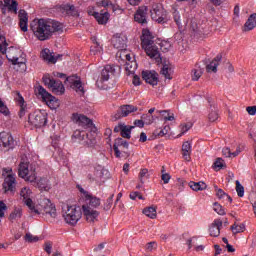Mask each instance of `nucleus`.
<instances>
[{"label":"nucleus","instance_id":"nucleus-1","mask_svg":"<svg viewBox=\"0 0 256 256\" xmlns=\"http://www.w3.org/2000/svg\"><path fill=\"white\" fill-rule=\"evenodd\" d=\"M30 29L36 36L38 41H48L53 37V33L63 31V24L59 21L41 18L32 21Z\"/></svg>","mask_w":256,"mask_h":256},{"label":"nucleus","instance_id":"nucleus-2","mask_svg":"<svg viewBox=\"0 0 256 256\" xmlns=\"http://www.w3.org/2000/svg\"><path fill=\"white\" fill-rule=\"evenodd\" d=\"M18 175L22 179H25L29 183H34L36 187L40 191H49L51 189V184L49 183V179L40 178L37 181V173L35 172V168L33 164L29 165V163L22 162L19 165ZM37 181V182H36Z\"/></svg>","mask_w":256,"mask_h":256},{"label":"nucleus","instance_id":"nucleus-3","mask_svg":"<svg viewBox=\"0 0 256 256\" xmlns=\"http://www.w3.org/2000/svg\"><path fill=\"white\" fill-rule=\"evenodd\" d=\"M142 49L145 50L146 54L150 59H161V53L159 52V47L155 45V42H153V35H151V32L149 30H143L142 36Z\"/></svg>","mask_w":256,"mask_h":256},{"label":"nucleus","instance_id":"nucleus-4","mask_svg":"<svg viewBox=\"0 0 256 256\" xmlns=\"http://www.w3.org/2000/svg\"><path fill=\"white\" fill-rule=\"evenodd\" d=\"M62 216L64 218L65 223L71 225L72 227L77 225L83 217V212L81 211V207L79 206H69L62 208Z\"/></svg>","mask_w":256,"mask_h":256},{"label":"nucleus","instance_id":"nucleus-5","mask_svg":"<svg viewBox=\"0 0 256 256\" xmlns=\"http://www.w3.org/2000/svg\"><path fill=\"white\" fill-rule=\"evenodd\" d=\"M32 215H42L48 223H53L57 218V208L51 201L47 200V203H45L39 213H32Z\"/></svg>","mask_w":256,"mask_h":256},{"label":"nucleus","instance_id":"nucleus-6","mask_svg":"<svg viewBox=\"0 0 256 256\" xmlns=\"http://www.w3.org/2000/svg\"><path fill=\"white\" fill-rule=\"evenodd\" d=\"M72 121L79 125V127H83V129H90L93 133L97 131V127L93 124V120L87 118V116L83 114L74 113L72 115Z\"/></svg>","mask_w":256,"mask_h":256},{"label":"nucleus","instance_id":"nucleus-7","mask_svg":"<svg viewBox=\"0 0 256 256\" xmlns=\"http://www.w3.org/2000/svg\"><path fill=\"white\" fill-rule=\"evenodd\" d=\"M28 123L34 127H45V125H47V113L39 110L29 114Z\"/></svg>","mask_w":256,"mask_h":256},{"label":"nucleus","instance_id":"nucleus-8","mask_svg":"<svg viewBox=\"0 0 256 256\" xmlns=\"http://www.w3.org/2000/svg\"><path fill=\"white\" fill-rule=\"evenodd\" d=\"M32 193L31 188L23 187L20 191V197L22 198L23 203L28 206L30 213H39V209L35 207V204H33V200L31 199Z\"/></svg>","mask_w":256,"mask_h":256},{"label":"nucleus","instance_id":"nucleus-9","mask_svg":"<svg viewBox=\"0 0 256 256\" xmlns=\"http://www.w3.org/2000/svg\"><path fill=\"white\" fill-rule=\"evenodd\" d=\"M35 93L36 95H38V97H41V99L47 104L48 107H53V109H55V103H57L55 96L47 92V90L43 88V86L39 85L38 87H36Z\"/></svg>","mask_w":256,"mask_h":256},{"label":"nucleus","instance_id":"nucleus-10","mask_svg":"<svg viewBox=\"0 0 256 256\" xmlns=\"http://www.w3.org/2000/svg\"><path fill=\"white\" fill-rule=\"evenodd\" d=\"M139 111L137 106H133L131 104L122 105L118 108L116 113L113 115L114 121H118V119H123V117H128L131 113H135Z\"/></svg>","mask_w":256,"mask_h":256},{"label":"nucleus","instance_id":"nucleus-11","mask_svg":"<svg viewBox=\"0 0 256 256\" xmlns=\"http://www.w3.org/2000/svg\"><path fill=\"white\" fill-rule=\"evenodd\" d=\"M15 147V139L9 132L0 133V149H13Z\"/></svg>","mask_w":256,"mask_h":256},{"label":"nucleus","instance_id":"nucleus-12","mask_svg":"<svg viewBox=\"0 0 256 256\" xmlns=\"http://www.w3.org/2000/svg\"><path fill=\"white\" fill-rule=\"evenodd\" d=\"M142 79L152 87H155L159 83V74L155 70H144L142 71Z\"/></svg>","mask_w":256,"mask_h":256},{"label":"nucleus","instance_id":"nucleus-13","mask_svg":"<svg viewBox=\"0 0 256 256\" xmlns=\"http://www.w3.org/2000/svg\"><path fill=\"white\" fill-rule=\"evenodd\" d=\"M151 17L156 23H165L167 21V12L161 6L154 7L151 11Z\"/></svg>","mask_w":256,"mask_h":256},{"label":"nucleus","instance_id":"nucleus-14","mask_svg":"<svg viewBox=\"0 0 256 256\" xmlns=\"http://www.w3.org/2000/svg\"><path fill=\"white\" fill-rule=\"evenodd\" d=\"M135 129V126H129L125 123H119L114 127V133H120L123 139H131V131Z\"/></svg>","mask_w":256,"mask_h":256},{"label":"nucleus","instance_id":"nucleus-15","mask_svg":"<svg viewBox=\"0 0 256 256\" xmlns=\"http://www.w3.org/2000/svg\"><path fill=\"white\" fill-rule=\"evenodd\" d=\"M5 193H14L17 189V180L15 176L9 174L2 184Z\"/></svg>","mask_w":256,"mask_h":256},{"label":"nucleus","instance_id":"nucleus-16","mask_svg":"<svg viewBox=\"0 0 256 256\" xmlns=\"http://www.w3.org/2000/svg\"><path fill=\"white\" fill-rule=\"evenodd\" d=\"M84 217L88 223H95L99 219V211L90 206H82Z\"/></svg>","mask_w":256,"mask_h":256},{"label":"nucleus","instance_id":"nucleus-17","mask_svg":"<svg viewBox=\"0 0 256 256\" xmlns=\"http://www.w3.org/2000/svg\"><path fill=\"white\" fill-rule=\"evenodd\" d=\"M113 75H115V66L106 65L104 69H102L100 79L96 81V85H99V83H104V81H107L113 77Z\"/></svg>","mask_w":256,"mask_h":256},{"label":"nucleus","instance_id":"nucleus-18","mask_svg":"<svg viewBox=\"0 0 256 256\" xmlns=\"http://www.w3.org/2000/svg\"><path fill=\"white\" fill-rule=\"evenodd\" d=\"M149 9L147 6H140L134 15V19L137 23L145 25L147 23V13Z\"/></svg>","mask_w":256,"mask_h":256},{"label":"nucleus","instance_id":"nucleus-19","mask_svg":"<svg viewBox=\"0 0 256 256\" xmlns=\"http://www.w3.org/2000/svg\"><path fill=\"white\" fill-rule=\"evenodd\" d=\"M115 157L121 159V150L120 149H129V142L123 138H117L113 145Z\"/></svg>","mask_w":256,"mask_h":256},{"label":"nucleus","instance_id":"nucleus-20","mask_svg":"<svg viewBox=\"0 0 256 256\" xmlns=\"http://www.w3.org/2000/svg\"><path fill=\"white\" fill-rule=\"evenodd\" d=\"M88 15H92L97 21L99 25H107V22L109 21V12L107 11H101V12H93L89 11Z\"/></svg>","mask_w":256,"mask_h":256},{"label":"nucleus","instance_id":"nucleus-21","mask_svg":"<svg viewBox=\"0 0 256 256\" xmlns=\"http://www.w3.org/2000/svg\"><path fill=\"white\" fill-rule=\"evenodd\" d=\"M221 227H223V221L220 219L214 220L211 227L209 228L210 236L219 237V235H221Z\"/></svg>","mask_w":256,"mask_h":256},{"label":"nucleus","instance_id":"nucleus-22","mask_svg":"<svg viewBox=\"0 0 256 256\" xmlns=\"http://www.w3.org/2000/svg\"><path fill=\"white\" fill-rule=\"evenodd\" d=\"M19 17V25L21 31L24 33L28 31V23H29V17L27 16V12L25 10H20L18 13Z\"/></svg>","mask_w":256,"mask_h":256},{"label":"nucleus","instance_id":"nucleus-23","mask_svg":"<svg viewBox=\"0 0 256 256\" xmlns=\"http://www.w3.org/2000/svg\"><path fill=\"white\" fill-rule=\"evenodd\" d=\"M8 61H11L12 65H25L27 63V58H25V54L21 53L20 57L12 56L11 50L8 51V54L6 55Z\"/></svg>","mask_w":256,"mask_h":256},{"label":"nucleus","instance_id":"nucleus-24","mask_svg":"<svg viewBox=\"0 0 256 256\" xmlns=\"http://www.w3.org/2000/svg\"><path fill=\"white\" fill-rule=\"evenodd\" d=\"M41 55H42V59H44V61H47L49 63H57V61H59V59L63 57V55L61 54H58L57 56L53 55L49 49H44L41 52Z\"/></svg>","mask_w":256,"mask_h":256},{"label":"nucleus","instance_id":"nucleus-25","mask_svg":"<svg viewBox=\"0 0 256 256\" xmlns=\"http://www.w3.org/2000/svg\"><path fill=\"white\" fill-rule=\"evenodd\" d=\"M101 205V199L96 196H91L89 194L86 195V204L82 207H90L91 209H97Z\"/></svg>","mask_w":256,"mask_h":256},{"label":"nucleus","instance_id":"nucleus-26","mask_svg":"<svg viewBox=\"0 0 256 256\" xmlns=\"http://www.w3.org/2000/svg\"><path fill=\"white\" fill-rule=\"evenodd\" d=\"M223 59V56L221 54H218L211 62L206 66V71L208 73H217V67H219V63H221V60Z\"/></svg>","mask_w":256,"mask_h":256},{"label":"nucleus","instance_id":"nucleus-27","mask_svg":"<svg viewBox=\"0 0 256 256\" xmlns=\"http://www.w3.org/2000/svg\"><path fill=\"white\" fill-rule=\"evenodd\" d=\"M50 89H52L53 93L56 95H63L65 93V86L61 80H55L50 85Z\"/></svg>","mask_w":256,"mask_h":256},{"label":"nucleus","instance_id":"nucleus-28","mask_svg":"<svg viewBox=\"0 0 256 256\" xmlns=\"http://www.w3.org/2000/svg\"><path fill=\"white\" fill-rule=\"evenodd\" d=\"M112 43L115 49L123 51V49L127 47V38L122 36H116L113 38Z\"/></svg>","mask_w":256,"mask_h":256},{"label":"nucleus","instance_id":"nucleus-29","mask_svg":"<svg viewBox=\"0 0 256 256\" xmlns=\"http://www.w3.org/2000/svg\"><path fill=\"white\" fill-rule=\"evenodd\" d=\"M60 11L63 13V15H69L70 17H76L77 15V9L75 8V5L71 4H64L60 6Z\"/></svg>","mask_w":256,"mask_h":256},{"label":"nucleus","instance_id":"nucleus-30","mask_svg":"<svg viewBox=\"0 0 256 256\" xmlns=\"http://www.w3.org/2000/svg\"><path fill=\"white\" fill-rule=\"evenodd\" d=\"M77 76H69L66 78V81L69 83H72V89H75L77 92L84 93L83 91V84L80 82V80H76Z\"/></svg>","mask_w":256,"mask_h":256},{"label":"nucleus","instance_id":"nucleus-31","mask_svg":"<svg viewBox=\"0 0 256 256\" xmlns=\"http://www.w3.org/2000/svg\"><path fill=\"white\" fill-rule=\"evenodd\" d=\"M219 119V109L217 108V105L210 103V109L208 114V121L210 123H215Z\"/></svg>","mask_w":256,"mask_h":256},{"label":"nucleus","instance_id":"nucleus-32","mask_svg":"<svg viewBox=\"0 0 256 256\" xmlns=\"http://www.w3.org/2000/svg\"><path fill=\"white\" fill-rule=\"evenodd\" d=\"M256 28V13L249 16L248 20L244 24V31H253Z\"/></svg>","mask_w":256,"mask_h":256},{"label":"nucleus","instance_id":"nucleus-33","mask_svg":"<svg viewBox=\"0 0 256 256\" xmlns=\"http://www.w3.org/2000/svg\"><path fill=\"white\" fill-rule=\"evenodd\" d=\"M10 13H15L17 15V7H19V3L15 0H4V4Z\"/></svg>","mask_w":256,"mask_h":256},{"label":"nucleus","instance_id":"nucleus-34","mask_svg":"<svg viewBox=\"0 0 256 256\" xmlns=\"http://www.w3.org/2000/svg\"><path fill=\"white\" fill-rule=\"evenodd\" d=\"M189 187L190 189H192V191H205V189H207V184H205V182L203 181H200V182L191 181L189 183Z\"/></svg>","mask_w":256,"mask_h":256},{"label":"nucleus","instance_id":"nucleus-35","mask_svg":"<svg viewBox=\"0 0 256 256\" xmlns=\"http://www.w3.org/2000/svg\"><path fill=\"white\" fill-rule=\"evenodd\" d=\"M125 71H126V75H134L135 71H137V62L135 61L126 62Z\"/></svg>","mask_w":256,"mask_h":256},{"label":"nucleus","instance_id":"nucleus-36","mask_svg":"<svg viewBox=\"0 0 256 256\" xmlns=\"http://www.w3.org/2000/svg\"><path fill=\"white\" fill-rule=\"evenodd\" d=\"M160 73L165 77V79H173V77H171V75H173V68L167 64L163 65Z\"/></svg>","mask_w":256,"mask_h":256},{"label":"nucleus","instance_id":"nucleus-37","mask_svg":"<svg viewBox=\"0 0 256 256\" xmlns=\"http://www.w3.org/2000/svg\"><path fill=\"white\" fill-rule=\"evenodd\" d=\"M143 214L146 215V217H149L150 219H156L157 218V209L153 206L144 208Z\"/></svg>","mask_w":256,"mask_h":256},{"label":"nucleus","instance_id":"nucleus-38","mask_svg":"<svg viewBox=\"0 0 256 256\" xmlns=\"http://www.w3.org/2000/svg\"><path fill=\"white\" fill-rule=\"evenodd\" d=\"M23 215V210L21 208H15L14 211L9 215L8 219L13 223L17 219H21Z\"/></svg>","mask_w":256,"mask_h":256},{"label":"nucleus","instance_id":"nucleus-39","mask_svg":"<svg viewBox=\"0 0 256 256\" xmlns=\"http://www.w3.org/2000/svg\"><path fill=\"white\" fill-rule=\"evenodd\" d=\"M197 238L193 237L187 240L188 249H191L192 247H195L196 251H203L205 249V246L198 245L197 246Z\"/></svg>","mask_w":256,"mask_h":256},{"label":"nucleus","instance_id":"nucleus-40","mask_svg":"<svg viewBox=\"0 0 256 256\" xmlns=\"http://www.w3.org/2000/svg\"><path fill=\"white\" fill-rule=\"evenodd\" d=\"M230 229L234 235H237V233H243L245 231V224L234 223Z\"/></svg>","mask_w":256,"mask_h":256},{"label":"nucleus","instance_id":"nucleus-41","mask_svg":"<svg viewBox=\"0 0 256 256\" xmlns=\"http://www.w3.org/2000/svg\"><path fill=\"white\" fill-rule=\"evenodd\" d=\"M139 181L140 183H145V181H147V179H149V170L147 168H143L140 170V173H139Z\"/></svg>","mask_w":256,"mask_h":256},{"label":"nucleus","instance_id":"nucleus-42","mask_svg":"<svg viewBox=\"0 0 256 256\" xmlns=\"http://www.w3.org/2000/svg\"><path fill=\"white\" fill-rule=\"evenodd\" d=\"M203 75V69L197 68L192 70V81H199Z\"/></svg>","mask_w":256,"mask_h":256},{"label":"nucleus","instance_id":"nucleus-43","mask_svg":"<svg viewBox=\"0 0 256 256\" xmlns=\"http://www.w3.org/2000/svg\"><path fill=\"white\" fill-rule=\"evenodd\" d=\"M169 129V126H165L163 129L155 130L153 135H155V137H165V135L169 133Z\"/></svg>","mask_w":256,"mask_h":256},{"label":"nucleus","instance_id":"nucleus-44","mask_svg":"<svg viewBox=\"0 0 256 256\" xmlns=\"http://www.w3.org/2000/svg\"><path fill=\"white\" fill-rule=\"evenodd\" d=\"M236 193L238 197H244L245 195V187L241 185V182H239V180H236Z\"/></svg>","mask_w":256,"mask_h":256},{"label":"nucleus","instance_id":"nucleus-45","mask_svg":"<svg viewBox=\"0 0 256 256\" xmlns=\"http://www.w3.org/2000/svg\"><path fill=\"white\" fill-rule=\"evenodd\" d=\"M157 113H160V115L164 117V121H175V115L174 114L168 115L169 112L167 110H160V111H157Z\"/></svg>","mask_w":256,"mask_h":256},{"label":"nucleus","instance_id":"nucleus-46","mask_svg":"<svg viewBox=\"0 0 256 256\" xmlns=\"http://www.w3.org/2000/svg\"><path fill=\"white\" fill-rule=\"evenodd\" d=\"M191 127H193V123H191V122H188L186 124H181L180 125L181 134L178 135V137H181V135H185V133H187V131H189V129H191Z\"/></svg>","mask_w":256,"mask_h":256},{"label":"nucleus","instance_id":"nucleus-47","mask_svg":"<svg viewBox=\"0 0 256 256\" xmlns=\"http://www.w3.org/2000/svg\"><path fill=\"white\" fill-rule=\"evenodd\" d=\"M214 211L218 215H226L225 209H223V206H221V204H219L218 202L214 203Z\"/></svg>","mask_w":256,"mask_h":256},{"label":"nucleus","instance_id":"nucleus-48","mask_svg":"<svg viewBox=\"0 0 256 256\" xmlns=\"http://www.w3.org/2000/svg\"><path fill=\"white\" fill-rule=\"evenodd\" d=\"M142 121H144V123L146 125H151V123H153V121H155V119L153 118V115H149V114H143L141 116Z\"/></svg>","mask_w":256,"mask_h":256},{"label":"nucleus","instance_id":"nucleus-49","mask_svg":"<svg viewBox=\"0 0 256 256\" xmlns=\"http://www.w3.org/2000/svg\"><path fill=\"white\" fill-rule=\"evenodd\" d=\"M42 81H43L44 85H46V87H48L50 89V87L53 84V81H55V79L50 78L49 74H46L43 76Z\"/></svg>","mask_w":256,"mask_h":256},{"label":"nucleus","instance_id":"nucleus-50","mask_svg":"<svg viewBox=\"0 0 256 256\" xmlns=\"http://www.w3.org/2000/svg\"><path fill=\"white\" fill-rule=\"evenodd\" d=\"M14 93H15L14 99H15L16 103H18L19 106L24 105L25 99L23 98L21 93L19 91H16Z\"/></svg>","mask_w":256,"mask_h":256},{"label":"nucleus","instance_id":"nucleus-51","mask_svg":"<svg viewBox=\"0 0 256 256\" xmlns=\"http://www.w3.org/2000/svg\"><path fill=\"white\" fill-rule=\"evenodd\" d=\"M214 189L216 191V197H218V199H225V197H227V193H225V191H223V189L214 186Z\"/></svg>","mask_w":256,"mask_h":256},{"label":"nucleus","instance_id":"nucleus-52","mask_svg":"<svg viewBox=\"0 0 256 256\" xmlns=\"http://www.w3.org/2000/svg\"><path fill=\"white\" fill-rule=\"evenodd\" d=\"M0 113L2 115H5V117H7V115H9V108L7 107V105H5L4 102L1 101L0 99Z\"/></svg>","mask_w":256,"mask_h":256},{"label":"nucleus","instance_id":"nucleus-53","mask_svg":"<svg viewBox=\"0 0 256 256\" xmlns=\"http://www.w3.org/2000/svg\"><path fill=\"white\" fill-rule=\"evenodd\" d=\"M102 7H107L108 11H115V6L111 4L109 0H102L101 1Z\"/></svg>","mask_w":256,"mask_h":256},{"label":"nucleus","instance_id":"nucleus-54","mask_svg":"<svg viewBox=\"0 0 256 256\" xmlns=\"http://www.w3.org/2000/svg\"><path fill=\"white\" fill-rule=\"evenodd\" d=\"M25 239L28 243H37V241H39V238L37 236H33L31 233H27L25 235Z\"/></svg>","mask_w":256,"mask_h":256},{"label":"nucleus","instance_id":"nucleus-55","mask_svg":"<svg viewBox=\"0 0 256 256\" xmlns=\"http://www.w3.org/2000/svg\"><path fill=\"white\" fill-rule=\"evenodd\" d=\"M94 48H91V53H93V55H97L98 53H101V51H103V48L101 47V45H99V42H94Z\"/></svg>","mask_w":256,"mask_h":256},{"label":"nucleus","instance_id":"nucleus-56","mask_svg":"<svg viewBox=\"0 0 256 256\" xmlns=\"http://www.w3.org/2000/svg\"><path fill=\"white\" fill-rule=\"evenodd\" d=\"M173 19L176 25H178V27H181V15L179 14V11L175 10L173 12Z\"/></svg>","mask_w":256,"mask_h":256},{"label":"nucleus","instance_id":"nucleus-57","mask_svg":"<svg viewBox=\"0 0 256 256\" xmlns=\"http://www.w3.org/2000/svg\"><path fill=\"white\" fill-rule=\"evenodd\" d=\"M29 108L25 104L20 105L19 117H25L26 113H29Z\"/></svg>","mask_w":256,"mask_h":256},{"label":"nucleus","instance_id":"nucleus-58","mask_svg":"<svg viewBox=\"0 0 256 256\" xmlns=\"http://www.w3.org/2000/svg\"><path fill=\"white\" fill-rule=\"evenodd\" d=\"M113 197H115L114 194H112V195L106 200V203L104 204V209H106V211H109V209H111V205H113Z\"/></svg>","mask_w":256,"mask_h":256},{"label":"nucleus","instance_id":"nucleus-59","mask_svg":"<svg viewBox=\"0 0 256 256\" xmlns=\"http://www.w3.org/2000/svg\"><path fill=\"white\" fill-rule=\"evenodd\" d=\"M0 41L4 43L3 45H0V51L5 55V53H7V42L5 41V37H0Z\"/></svg>","mask_w":256,"mask_h":256},{"label":"nucleus","instance_id":"nucleus-60","mask_svg":"<svg viewBox=\"0 0 256 256\" xmlns=\"http://www.w3.org/2000/svg\"><path fill=\"white\" fill-rule=\"evenodd\" d=\"M223 163L224 161L222 160V158H217L214 162V169H218V171L223 169Z\"/></svg>","mask_w":256,"mask_h":256},{"label":"nucleus","instance_id":"nucleus-61","mask_svg":"<svg viewBox=\"0 0 256 256\" xmlns=\"http://www.w3.org/2000/svg\"><path fill=\"white\" fill-rule=\"evenodd\" d=\"M182 151H185L186 153H188V151H192V146H191V142L186 141L183 143L182 145Z\"/></svg>","mask_w":256,"mask_h":256},{"label":"nucleus","instance_id":"nucleus-62","mask_svg":"<svg viewBox=\"0 0 256 256\" xmlns=\"http://www.w3.org/2000/svg\"><path fill=\"white\" fill-rule=\"evenodd\" d=\"M182 157L185 161H191V151H182Z\"/></svg>","mask_w":256,"mask_h":256},{"label":"nucleus","instance_id":"nucleus-63","mask_svg":"<svg viewBox=\"0 0 256 256\" xmlns=\"http://www.w3.org/2000/svg\"><path fill=\"white\" fill-rule=\"evenodd\" d=\"M248 115H255L256 114V106H248L246 108Z\"/></svg>","mask_w":256,"mask_h":256},{"label":"nucleus","instance_id":"nucleus-64","mask_svg":"<svg viewBox=\"0 0 256 256\" xmlns=\"http://www.w3.org/2000/svg\"><path fill=\"white\" fill-rule=\"evenodd\" d=\"M222 154L224 155V157H233V153H231L230 148H224L222 150Z\"/></svg>","mask_w":256,"mask_h":256}]
</instances>
